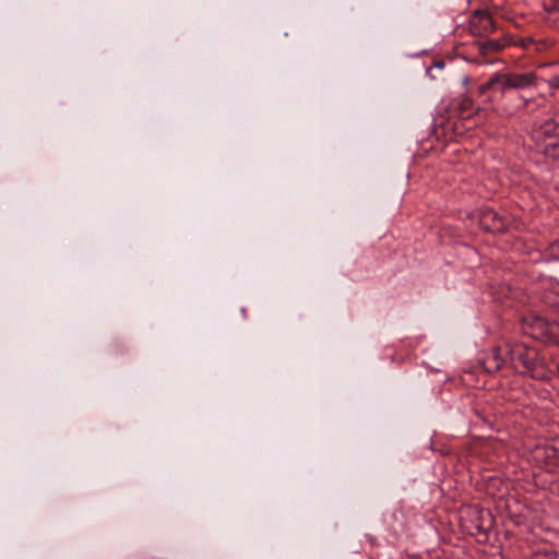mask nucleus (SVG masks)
<instances>
[{"label":"nucleus","mask_w":559,"mask_h":559,"mask_svg":"<svg viewBox=\"0 0 559 559\" xmlns=\"http://www.w3.org/2000/svg\"><path fill=\"white\" fill-rule=\"evenodd\" d=\"M507 353L514 369L519 372L536 380L549 379L548 370L534 348L522 343H509L507 344Z\"/></svg>","instance_id":"nucleus-1"},{"label":"nucleus","mask_w":559,"mask_h":559,"mask_svg":"<svg viewBox=\"0 0 559 559\" xmlns=\"http://www.w3.org/2000/svg\"><path fill=\"white\" fill-rule=\"evenodd\" d=\"M537 74L533 71L525 73H499L500 92L503 95L508 90H524L537 85Z\"/></svg>","instance_id":"nucleus-2"},{"label":"nucleus","mask_w":559,"mask_h":559,"mask_svg":"<svg viewBox=\"0 0 559 559\" xmlns=\"http://www.w3.org/2000/svg\"><path fill=\"white\" fill-rule=\"evenodd\" d=\"M496 29V23L485 10H476L469 20V32L473 36L484 37Z\"/></svg>","instance_id":"nucleus-3"},{"label":"nucleus","mask_w":559,"mask_h":559,"mask_svg":"<svg viewBox=\"0 0 559 559\" xmlns=\"http://www.w3.org/2000/svg\"><path fill=\"white\" fill-rule=\"evenodd\" d=\"M532 136L535 139L559 138V115L556 112L545 121L535 122L532 129Z\"/></svg>","instance_id":"nucleus-4"},{"label":"nucleus","mask_w":559,"mask_h":559,"mask_svg":"<svg viewBox=\"0 0 559 559\" xmlns=\"http://www.w3.org/2000/svg\"><path fill=\"white\" fill-rule=\"evenodd\" d=\"M512 41L504 37L499 39H486V40H476L473 46L477 49L478 53L483 57H488L491 53H496L504 49Z\"/></svg>","instance_id":"nucleus-5"},{"label":"nucleus","mask_w":559,"mask_h":559,"mask_svg":"<svg viewBox=\"0 0 559 559\" xmlns=\"http://www.w3.org/2000/svg\"><path fill=\"white\" fill-rule=\"evenodd\" d=\"M544 15L543 19L546 24L555 29H559V4L543 2Z\"/></svg>","instance_id":"nucleus-6"},{"label":"nucleus","mask_w":559,"mask_h":559,"mask_svg":"<svg viewBox=\"0 0 559 559\" xmlns=\"http://www.w3.org/2000/svg\"><path fill=\"white\" fill-rule=\"evenodd\" d=\"M503 362L504 359L501 357L500 349L495 347L485 359V370L488 372H496L502 367Z\"/></svg>","instance_id":"nucleus-7"},{"label":"nucleus","mask_w":559,"mask_h":559,"mask_svg":"<svg viewBox=\"0 0 559 559\" xmlns=\"http://www.w3.org/2000/svg\"><path fill=\"white\" fill-rule=\"evenodd\" d=\"M555 39L550 37H537L535 36L533 51L545 52L550 50L555 46Z\"/></svg>","instance_id":"nucleus-8"},{"label":"nucleus","mask_w":559,"mask_h":559,"mask_svg":"<svg viewBox=\"0 0 559 559\" xmlns=\"http://www.w3.org/2000/svg\"><path fill=\"white\" fill-rule=\"evenodd\" d=\"M531 559H559V555L551 546H544L535 551Z\"/></svg>","instance_id":"nucleus-9"},{"label":"nucleus","mask_w":559,"mask_h":559,"mask_svg":"<svg viewBox=\"0 0 559 559\" xmlns=\"http://www.w3.org/2000/svg\"><path fill=\"white\" fill-rule=\"evenodd\" d=\"M459 110L461 115H465L467 118L471 117L472 110L474 109V103L471 98L464 97L459 103Z\"/></svg>","instance_id":"nucleus-10"},{"label":"nucleus","mask_w":559,"mask_h":559,"mask_svg":"<svg viewBox=\"0 0 559 559\" xmlns=\"http://www.w3.org/2000/svg\"><path fill=\"white\" fill-rule=\"evenodd\" d=\"M498 78H499V73L495 74L486 83L481 84L478 87L479 94L483 95L487 91L493 88L495 86H498L500 88V80H498Z\"/></svg>","instance_id":"nucleus-11"},{"label":"nucleus","mask_w":559,"mask_h":559,"mask_svg":"<svg viewBox=\"0 0 559 559\" xmlns=\"http://www.w3.org/2000/svg\"><path fill=\"white\" fill-rule=\"evenodd\" d=\"M543 153L552 159H559V142H551L543 148Z\"/></svg>","instance_id":"nucleus-12"},{"label":"nucleus","mask_w":559,"mask_h":559,"mask_svg":"<svg viewBox=\"0 0 559 559\" xmlns=\"http://www.w3.org/2000/svg\"><path fill=\"white\" fill-rule=\"evenodd\" d=\"M535 36H524L520 37L516 41H514V45L520 46L521 48L525 50H533Z\"/></svg>","instance_id":"nucleus-13"},{"label":"nucleus","mask_w":559,"mask_h":559,"mask_svg":"<svg viewBox=\"0 0 559 559\" xmlns=\"http://www.w3.org/2000/svg\"><path fill=\"white\" fill-rule=\"evenodd\" d=\"M550 254L559 259V241L551 243Z\"/></svg>","instance_id":"nucleus-14"},{"label":"nucleus","mask_w":559,"mask_h":559,"mask_svg":"<svg viewBox=\"0 0 559 559\" xmlns=\"http://www.w3.org/2000/svg\"><path fill=\"white\" fill-rule=\"evenodd\" d=\"M548 84L551 88H559V76L556 75V76H552L549 81H548Z\"/></svg>","instance_id":"nucleus-15"},{"label":"nucleus","mask_w":559,"mask_h":559,"mask_svg":"<svg viewBox=\"0 0 559 559\" xmlns=\"http://www.w3.org/2000/svg\"><path fill=\"white\" fill-rule=\"evenodd\" d=\"M544 321L539 318H536L535 319V325L539 326V328H543L544 326Z\"/></svg>","instance_id":"nucleus-16"},{"label":"nucleus","mask_w":559,"mask_h":559,"mask_svg":"<svg viewBox=\"0 0 559 559\" xmlns=\"http://www.w3.org/2000/svg\"><path fill=\"white\" fill-rule=\"evenodd\" d=\"M485 217H491V218L496 219L497 218V214L495 212L490 211V212L485 214Z\"/></svg>","instance_id":"nucleus-17"},{"label":"nucleus","mask_w":559,"mask_h":559,"mask_svg":"<svg viewBox=\"0 0 559 559\" xmlns=\"http://www.w3.org/2000/svg\"><path fill=\"white\" fill-rule=\"evenodd\" d=\"M476 530H477V532H483V531H485V528H483V527H481V525H477V526H476Z\"/></svg>","instance_id":"nucleus-18"},{"label":"nucleus","mask_w":559,"mask_h":559,"mask_svg":"<svg viewBox=\"0 0 559 559\" xmlns=\"http://www.w3.org/2000/svg\"><path fill=\"white\" fill-rule=\"evenodd\" d=\"M368 539H369V542H370V544H371V545H373V544H374V538H373V537H368Z\"/></svg>","instance_id":"nucleus-19"},{"label":"nucleus","mask_w":559,"mask_h":559,"mask_svg":"<svg viewBox=\"0 0 559 559\" xmlns=\"http://www.w3.org/2000/svg\"><path fill=\"white\" fill-rule=\"evenodd\" d=\"M527 100H522V107H526Z\"/></svg>","instance_id":"nucleus-20"},{"label":"nucleus","mask_w":559,"mask_h":559,"mask_svg":"<svg viewBox=\"0 0 559 559\" xmlns=\"http://www.w3.org/2000/svg\"><path fill=\"white\" fill-rule=\"evenodd\" d=\"M556 369H557V373H558V377H559V362L556 365Z\"/></svg>","instance_id":"nucleus-21"}]
</instances>
